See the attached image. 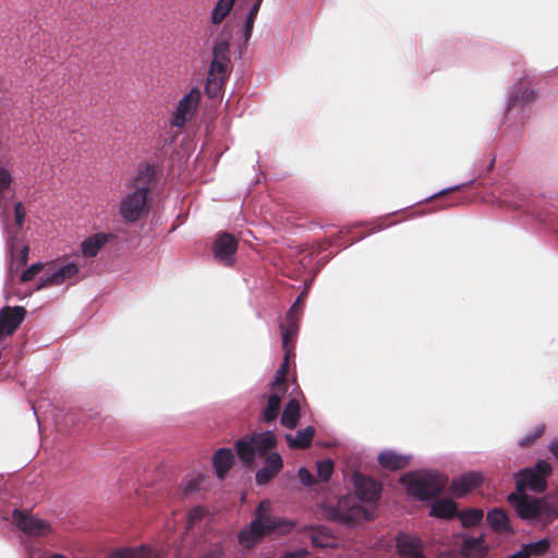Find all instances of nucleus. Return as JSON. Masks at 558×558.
Returning a JSON list of instances; mask_svg holds the SVG:
<instances>
[{
    "label": "nucleus",
    "mask_w": 558,
    "mask_h": 558,
    "mask_svg": "<svg viewBox=\"0 0 558 558\" xmlns=\"http://www.w3.org/2000/svg\"><path fill=\"white\" fill-rule=\"evenodd\" d=\"M82 258L78 254L62 256L48 263L33 264L22 272L21 281L27 282L38 277L37 290L73 284L84 278Z\"/></svg>",
    "instance_id": "f257e3e1"
},
{
    "label": "nucleus",
    "mask_w": 558,
    "mask_h": 558,
    "mask_svg": "<svg viewBox=\"0 0 558 558\" xmlns=\"http://www.w3.org/2000/svg\"><path fill=\"white\" fill-rule=\"evenodd\" d=\"M149 185V171L138 172L133 180L130 191L125 193L120 202L119 211L124 220L134 222L148 211Z\"/></svg>",
    "instance_id": "f03ea898"
},
{
    "label": "nucleus",
    "mask_w": 558,
    "mask_h": 558,
    "mask_svg": "<svg viewBox=\"0 0 558 558\" xmlns=\"http://www.w3.org/2000/svg\"><path fill=\"white\" fill-rule=\"evenodd\" d=\"M400 482L411 496L427 500L442 493L448 477L434 471H416L404 474Z\"/></svg>",
    "instance_id": "7ed1b4c3"
},
{
    "label": "nucleus",
    "mask_w": 558,
    "mask_h": 558,
    "mask_svg": "<svg viewBox=\"0 0 558 558\" xmlns=\"http://www.w3.org/2000/svg\"><path fill=\"white\" fill-rule=\"evenodd\" d=\"M551 473V466L546 461H538L534 468L520 470L515 474V493L523 494L526 489L542 493L547 487L546 478Z\"/></svg>",
    "instance_id": "20e7f679"
},
{
    "label": "nucleus",
    "mask_w": 558,
    "mask_h": 558,
    "mask_svg": "<svg viewBox=\"0 0 558 558\" xmlns=\"http://www.w3.org/2000/svg\"><path fill=\"white\" fill-rule=\"evenodd\" d=\"M202 93L198 87H192L184 94L174 106L171 117V124L177 128H182L191 120L201 102Z\"/></svg>",
    "instance_id": "39448f33"
},
{
    "label": "nucleus",
    "mask_w": 558,
    "mask_h": 558,
    "mask_svg": "<svg viewBox=\"0 0 558 558\" xmlns=\"http://www.w3.org/2000/svg\"><path fill=\"white\" fill-rule=\"evenodd\" d=\"M508 501L515 508L518 515L523 520L545 519L544 500L529 497L525 493H511Z\"/></svg>",
    "instance_id": "423d86ee"
},
{
    "label": "nucleus",
    "mask_w": 558,
    "mask_h": 558,
    "mask_svg": "<svg viewBox=\"0 0 558 558\" xmlns=\"http://www.w3.org/2000/svg\"><path fill=\"white\" fill-rule=\"evenodd\" d=\"M12 518L14 524L28 536L44 537L52 533L50 523L38 517L15 510Z\"/></svg>",
    "instance_id": "0eeeda50"
},
{
    "label": "nucleus",
    "mask_w": 558,
    "mask_h": 558,
    "mask_svg": "<svg viewBox=\"0 0 558 558\" xmlns=\"http://www.w3.org/2000/svg\"><path fill=\"white\" fill-rule=\"evenodd\" d=\"M336 517L340 522L354 524L361 520H367L368 512L355 497L347 496L339 500Z\"/></svg>",
    "instance_id": "6e6552de"
},
{
    "label": "nucleus",
    "mask_w": 558,
    "mask_h": 558,
    "mask_svg": "<svg viewBox=\"0 0 558 558\" xmlns=\"http://www.w3.org/2000/svg\"><path fill=\"white\" fill-rule=\"evenodd\" d=\"M276 436L272 432L254 434L246 440V466H248L255 456L269 454L268 451L276 446Z\"/></svg>",
    "instance_id": "1a4fd4ad"
},
{
    "label": "nucleus",
    "mask_w": 558,
    "mask_h": 558,
    "mask_svg": "<svg viewBox=\"0 0 558 558\" xmlns=\"http://www.w3.org/2000/svg\"><path fill=\"white\" fill-rule=\"evenodd\" d=\"M238 248V241L229 233H220L217 235L214 243V257L225 266H231L235 260V252Z\"/></svg>",
    "instance_id": "9d476101"
},
{
    "label": "nucleus",
    "mask_w": 558,
    "mask_h": 558,
    "mask_svg": "<svg viewBox=\"0 0 558 558\" xmlns=\"http://www.w3.org/2000/svg\"><path fill=\"white\" fill-rule=\"evenodd\" d=\"M266 505L268 506L267 502H260L257 509L256 519L251 522L248 530L246 529V544L250 541L255 542L257 538L278 529L277 523L264 512Z\"/></svg>",
    "instance_id": "9b49d317"
},
{
    "label": "nucleus",
    "mask_w": 558,
    "mask_h": 558,
    "mask_svg": "<svg viewBox=\"0 0 558 558\" xmlns=\"http://www.w3.org/2000/svg\"><path fill=\"white\" fill-rule=\"evenodd\" d=\"M354 484L359 500L374 502L380 497L381 484L369 476L354 473Z\"/></svg>",
    "instance_id": "f8f14e48"
},
{
    "label": "nucleus",
    "mask_w": 558,
    "mask_h": 558,
    "mask_svg": "<svg viewBox=\"0 0 558 558\" xmlns=\"http://www.w3.org/2000/svg\"><path fill=\"white\" fill-rule=\"evenodd\" d=\"M25 310L22 306H5L0 311V339L11 335L22 323Z\"/></svg>",
    "instance_id": "ddd939ff"
},
{
    "label": "nucleus",
    "mask_w": 558,
    "mask_h": 558,
    "mask_svg": "<svg viewBox=\"0 0 558 558\" xmlns=\"http://www.w3.org/2000/svg\"><path fill=\"white\" fill-rule=\"evenodd\" d=\"M228 74V62L226 60L214 59L209 69L206 92L214 97L221 88Z\"/></svg>",
    "instance_id": "4468645a"
},
{
    "label": "nucleus",
    "mask_w": 558,
    "mask_h": 558,
    "mask_svg": "<svg viewBox=\"0 0 558 558\" xmlns=\"http://www.w3.org/2000/svg\"><path fill=\"white\" fill-rule=\"evenodd\" d=\"M283 462L281 456L277 452L269 453L265 460L263 466L256 473V483L258 485L268 484L277 474L282 470Z\"/></svg>",
    "instance_id": "2eb2a0df"
},
{
    "label": "nucleus",
    "mask_w": 558,
    "mask_h": 558,
    "mask_svg": "<svg viewBox=\"0 0 558 558\" xmlns=\"http://www.w3.org/2000/svg\"><path fill=\"white\" fill-rule=\"evenodd\" d=\"M483 483V475L480 472H469L453 478L451 482V492L457 497H462Z\"/></svg>",
    "instance_id": "dca6fc26"
},
{
    "label": "nucleus",
    "mask_w": 558,
    "mask_h": 558,
    "mask_svg": "<svg viewBox=\"0 0 558 558\" xmlns=\"http://www.w3.org/2000/svg\"><path fill=\"white\" fill-rule=\"evenodd\" d=\"M488 547L484 543V535L476 537H466L461 544V555L465 558H483L487 554Z\"/></svg>",
    "instance_id": "f3484780"
},
{
    "label": "nucleus",
    "mask_w": 558,
    "mask_h": 558,
    "mask_svg": "<svg viewBox=\"0 0 558 558\" xmlns=\"http://www.w3.org/2000/svg\"><path fill=\"white\" fill-rule=\"evenodd\" d=\"M234 454L231 449L221 448L213 456V465L218 478L223 480L232 468Z\"/></svg>",
    "instance_id": "a211bd4d"
},
{
    "label": "nucleus",
    "mask_w": 558,
    "mask_h": 558,
    "mask_svg": "<svg viewBox=\"0 0 558 558\" xmlns=\"http://www.w3.org/2000/svg\"><path fill=\"white\" fill-rule=\"evenodd\" d=\"M396 545L399 554L402 556L413 557L414 555H423L421 539L405 533H399L397 535Z\"/></svg>",
    "instance_id": "6ab92c4d"
},
{
    "label": "nucleus",
    "mask_w": 558,
    "mask_h": 558,
    "mask_svg": "<svg viewBox=\"0 0 558 558\" xmlns=\"http://www.w3.org/2000/svg\"><path fill=\"white\" fill-rule=\"evenodd\" d=\"M378 462L386 470L399 471L409 465L410 457L399 454L392 450H386L378 456Z\"/></svg>",
    "instance_id": "aec40b11"
},
{
    "label": "nucleus",
    "mask_w": 558,
    "mask_h": 558,
    "mask_svg": "<svg viewBox=\"0 0 558 558\" xmlns=\"http://www.w3.org/2000/svg\"><path fill=\"white\" fill-rule=\"evenodd\" d=\"M107 242V235L96 233L85 239L81 244V253L84 258L95 257Z\"/></svg>",
    "instance_id": "412c9836"
},
{
    "label": "nucleus",
    "mask_w": 558,
    "mask_h": 558,
    "mask_svg": "<svg viewBox=\"0 0 558 558\" xmlns=\"http://www.w3.org/2000/svg\"><path fill=\"white\" fill-rule=\"evenodd\" d=\"M315 435V427L307 426L304 429L298 432L296 436L287 435L286 439L290 448L292 449H306L312 445Z\"/></svg>",
    "instance_id": "4be33fe9"
},
{
    "label": "nucleus",
    "mask_w": 558,
    "mask_h": 558,
    "mask_svg": "<svg viewBox=\"0 0 558 558\" xmlns=\"http://www.w3.org/2000/svg\"><path fill=\"white\" fill-rule=\"evenodd\" d=\"M487 522L496 532L506 533L511 531L508 514L502 509L496 508L489 511L487 513Z\"/></svg>",
    "instance_id": "5701e85b"
},
{
    "label": "nucleus",
    "mask_w": 558,
    "mask_h": 558,
    "mask_svg": "<svg viewBox=\"0 0 558 558\" xmlns=\"http://www.w3.org/2000/svg\"><path fill=\"white\" fill-rule=\"evenodd\" d=\"M458 514L457 504L451 499H441L432 506L430 515L440 519H452Z\"/></svg>",
    "instance_id": "b1692460"
},
{
    "label": "nucleus",
    "mask_w": 558,
    "mask_h": 558,
    "mask_svg": "<svg viewBox=\"0 0 558 558\" xmlns=\"http://www.w3.org/2000/svg\"><path fill=\"white\" fill-rule=\"evenodd\" d=\"M28 246L20 243L19 241L12 240L11 242V272L17 271L20 267H22L27 259L28 256Z\"/></svg>",
    "instance_id": "393cba45"
},
{
    "label": "nucleus",
    "mask_w": 558,
    "mask_h": 558,
    "mask_svg": "<svg viewBox=\"0 0 558 558\" xmlns=\"http://www.w3.org/2000/svg\"><path fill=\"white\" fill-rule=\"evenodd\" d=\"M300 420V404L296 399H291L281 415V424L287 428H294Z\"/></svg>",
    "instance_id": "a878e982"
},
{
    "label": "nucleus",
    "mask_w": 558,
    "mask_h": 558,
    "mask_svg": "<svg viewBox=\"0 0 558 558\" xmlns=\"http://www.w3.org/2000/svg\"><path fill=\"white\" fill-rule=\"evenodd\" d=\"M235 0H218L210 14V22L214 25L221 24L231 13Z\"/></svg>",
    "instance_id": "bb28decb"
},
{
    "label": "nucleus",
    "mask_w": 558,
    "mask_h": 558,
    "mask_svg": "<svg viewBox=\"0 0 558 558\" xmlns=\"http://www.w3.org/2000/svg\"><path fill=\"white\" fill-rule=\"evenodd\" d=\"M292 354H286L283 356V361L279 367V369L276 372L275 378L271 381L270 386L272 390H282L284 392L286 390V381H287V375L290 367V359L292 357Z\"/></svg>",
    "instance_id": "cd10ccee"
},
{
    "label": "nucleus",
    "mask_w": 558,
    "mask_h": 558,
    "mask_svg": "<svg viewBox=\"0 0 558 558\" xmlns=\"http://www.w3.org/2000/svg\"><path fill=\"white\" fill-rule=\"evenodd\" d=\"M281 397L278 393H272L268 397L266 408L263 410L262 417L266 423L274 422L280 410Z\"/></svg>",
    "instance_id": "c85d7f7f"
},
{
    "label": "nucleus",
    "mask_w": 558,
    "mask_h": 558,
    "mask_svg": "<svg viewBox=\"0 0 558 558\" xmlns=\"http://www.w3.org/2000/svg\"><path fill=\"white\" fill-rule=\"evenodd\" d=\"M458 517L461 520L463 526L470 527L478 524L482 521L484 512L481 509H468L459 512Z\"/></svg>",
    "instance_id": "c756f323"
},
{
    "label": "nucleus",
    "mask_w": 558,
    "mask_h": 558,
    "mask_svg": "<svg viewBox=\"0 0 558 558\" xmlns=\"http://www.w3.org/2000/svg\"><path fill=\"white\" fill-rule=\"evenodd\" d=\"M146 554L145 547H133L114 550L107 558H146Z\"/></svg>",
    "instance_id": "7c9ffc66"
},
{
    "label": "nucleus",
    "mask_w": 558,
    "mask_h": 558,
    "mask_svg": "<svg viewBox=\"0 0 558 558\" xmlns=\"http://www.w3.org/2000/svg\"><path fill=\"white\" fill-rule=\"evenodd\" d=\"M549 542L547 539H539L534 543L525 544L523 547L525 548L526 553H529V558L531 556H542L549 549Z\"/></svg>",
    "instance_id": "2f4dec72"
},
{
    "label": "nucleus",
    "mask_w": 558,
    "mask_h": 558,
    "mask_svg": "<svg viewBox=\"0 0 558 558\" xmlns=\"http://www.w3.org/2000/svg\"><path fill=\"white\" fill-rule=\"evenodd\" d=\"M229 47H230V44L227 39V27H226V28H223V31L220 35V39L218 40V43L216 44V46L214 48V54H215L214 59L226 60V54L229 51Z\"/></svg>",
    "instance_id": "473e14b6"
},
{
    "label": "nucleus",
    "mask_w": 558,
    "mask_h": 558,
    "mask_svg": "<svg viewBox=\"0 0 558 558\" xmlns=\"http://www.w3.org/2000/svg\"><path fill=\"white\" fill-rule=\"evenodd\" d=\"M12 182L11 172L9 169V159L0 158V193L7 190Z\"/></svg>",
    "instance_id": "72a5a7b5"
},
{
    "label": "nucleus",
    "mask_w": 558,
    "mask_h": 558,
    "mask_svg": "<svg viewBox=\"0 0 558 558\" xmlns=\"http://www.w3.org/2000/svg\"><path fill=\"white\" fill-rule=\"evenodd\" d=\"M280 328H286L291 330L294 333H298L299 324H298V313H295V305H292L284 317V322L280 325Z\"/></svg>",
    "instance_id": "f704fd0d"
},
{
    "label": "nucleus",
    "mask_w": 558,
    "mask_h": 558,
    "mask_svg": "<svg viewBox=\"0 0 558 558\" xmlns=\"http://www.w3.org/2000/svg\"><path fill=\"white\" fill-rule=\"evenodd\" d=\"M263 0H253V4L250 9L248 14L246 15V43L251 38L253 25H254V19L257 15L260 4Z\"/></svg>",
    "instance_id": "c9c22d12"
},
{
    "label": "nucleus",
    "mask_w": 558,
    "mask_h": 558,
    "mask_svg": "<svg viewBox=\"0 0 558 558\" xmlns=\"http://www.w3.org/2000/svg\"><path fill=\"white\" fill-rule=\"evenodd\" d=\"M333 472V462L329 459L317 462V475L320 481L327 482Z\"/></svg>",
    "instance_id": "e433bc0d"
},
{
    "label": "nucleus",
    "mask_w": 558,
    "mask_h": 558,
    "mask_svg": "<svg viewBox=\"0 0 558 558\" xmlns=\"http://www.w3.org/2000/svg\"><path fill=\"white\" fill-rule=\"evenodd\" d=\"M281 333H282V349H283L284 353L295 355L293 341H294L296 333H294L291 330L286 329V328L281 329Z\"/></svg>",
    "instance_id": "4c0bfd02"
},
{
    "label": "nucleus",
    "mask_w": 558,
    "mask_h": 558,
    "mask_svg": "<svg viewBox=\"0 0 558 558\" xmlns=\"http://www.w3.org/2000/svg\"><path fill=\"white\" fill-rule=\"evenodd\" d=\"M545 430V426L544 425H537L534 427V429L529 433L526 436H524L521 440H520V446L521 447H529L531 446L537 438H539L543 433Z\"/></svg>",
    "instance_id": "58836bf2"
},
{
    "label": "nucleus",
    "mask_w": 558,
    "mask_h": 558,
    "mask_svg": "<svg viewBox=\"0 0 558 558\" xmlns=\"http://www.w3.org/2000/svg\"><path fill=\"white\" fill-rule=\"evenodd\" d=\"M544 507L545 519H549L550 517L558 518V494L544 500Z\"/></svg>",
    "instance_id": "ea45409f"
},
{
    "label": "nucleus",
    "mask_w": 558,
    "mask_h": 558,
    "mask_svg": "<svg viewBox=\"0 0 558 558\" xmlns=\"http://www.w3.org/2000/svg\"><path fill=\"white\" fill-rule=\"evenodd\" d=\"M535 92L532 89H524L520 95L514 94L510 98V106H514L517 102L526 104L535 99Z\"/></svg>",
    "instance_id": "a19ab883"
},
{
    "label": "nucleus",
    "mask_w": 558,
    "mask_h": 558,
    "mask_svg": "<svg viewBox=\"0 0 558 558\" xmlns=\"http://www.w3.org/2000/svg\"><path fill=\"white\" fill-rule=\"evenodd\" d=\"M299 478L305 486H312L315 483L313 474L305 468L299 470Z\"/></svg>",
    "instance_id": "79ce46f5"
},
{
    "label": "nucleus",
    "mask_w": 558,
    "mask_h": 558,
    "mask_svg": "<svg viewBox=\"0 0 558 558\" xmlns=\"http://www.w3.org/2000/svg\"><path fill=\"white\" fill-rule=\"evenodd\" d=\"M14 213H15V226L17 229H20L22 227L24 218H25V210L21 203L15 204Z\"/></svg>",
    "instance_id": "37998d69"
},
{
    "label": "nucleus",
    "mask_w": 558,
    "mask_h": 558,
    "mask_svg": "<svg viewBox=\"0 0 558 558\" xmlns=\"http://www.w3.org/2000/svg\"><path fill=\"white\" fill-rule=\"evenodd\" d=\"M197 484H198L197 478H190V480H185L182 483L181 487H182V490L184 494H189V493L193 492L194 489H196Z\"/></svg>",
    "instance_id": "c03bdc74"
},
{
    "label": "nucleus",
    "mask_w": 558,
    "mask_h": 558,
    "mask_svg": "<svg viewBox=\"0 0 558 558\" xmlns=\"http://www.w3.org/2000/svg\"><path fill=\"white\" fill-rule=\"evenodd\" d=\"M204 514V510L202 508H195L193 509L189 514V521L190 523H193L194 521L201 519Z\"/></svg>",
    "instance_id": "a18cd8bd"
},
{
    "label": "nucleus",
    "mask_w": 558,
    "mask_h": 558,
    "mask_svg": "<svg viewBox=\"0 0 558 558\" xmlns=\"http://www.w3.org/2000/svg\"><path fill=\"white\" fill-rule=\"evenodd\" d=\"M507 558H529V553H526L525 548L522 546L520 550L508 556Z\"/></svg>",
    "instance_id": "49530a36"
},
{
    "label": "nucleus",
    "mask_w": 558,
    "mask_h": 558,
    "mask_svg": "<svg viewBox=\"0 0 558 558\" xmlns=\"http://www.w3.org/2000/svg\"><path fill=\"white\" fill-rule=\"evenodd\" d=\"M236 448H238L239 454L242 457L244 454V441L241 439L238 440Z\"/></svg>",
    "instance_id": "de8ad7c7"
},
{
    "label": "nucleus",
    "mask_w": 558,
    "mask_h": 558,
    "mask_svg": "<svg viewBox=\"0 0 558 558\" xmlns=\"http://www.w3.org/2000/svg\"><path fill=\"white\" fill-rule=\"evenodd\" d=\"M551 452H553V454H554L555 457H557V458H558V440H557V441H555V442H553V445H551Z\"/></svg>",
    "instance_id": "09e8293b"
},
{
    "label": "nucleus",
    "mask_w": 558,
    "mask_h": 558,
    "mask_svg": "<svg viewBox=\"0 0 558 558\" xmlns=\"http://www.w3.org/2000/svg\"><path fill=\"white\" fill-rule=\"evenodd\" d=\"M458 190V187H453V189H449V190H446V191H442L438 194V196H444V195H447L448 193L452 192V191H456Z\"/></svg>",
    "instance_id": "8fccbe9b"
},
{
    "label": "nucleus",
    "mask_w": 558,
    "mask_h": 558,
    "mask_svg": "<svg viewBox=\"0 0 558 558\" xmlns=\"http://www.w3.org/2000/svg\"><path fill=\"white\" fill-rule=\"evenodd\" d=\"M302 302V295L299 296L293 305H295V313H298V306Z\"/></svg>",
    "instance_id": "3c124183"
},
{
    "label": "nucleus",
    "mask_w": 558,
    "mask_h": 558,
    "mask_svg": "<svg viewBox=\"0 0 558 558\" xmlns=\"http://www.w3.org/2000/svg\"><path fill=\"white\" fill-rule=\"evenodd\" d=\"M207 558H220V556L218 553H213V554L208 555Z\"/></svg>",
    "instance_id": "603ef678"
},
{
    "label": "nucleus",
    "mask_w": 558,
    "mask_h": 558,
    "mask_svg": "<svg viewBox=\"0 0 558 558\" xmlns=\"http://www.w3.org/2000/svg\"><path fill=\"white\" fill-rule=\"evenodd\" d=\"M49 558H65V557L63 555H60V554H54V555H52Z\"/></svg>",
    "instance_id": "864d4df0"
},
{
    "label": "nucleus",
    "mask_w": 558,
    "mask_h": 558,
    "mask_svg": "<svg viewBox=\"0 0 558 558\" xmlns=\"http://www.w3.org/2000/svg\"><path fill=\"white\" fill-rule=\"evenodd\" d=\"M243 537H244V532H242V531H241V532L239 533V539H240V541H242V539H243Z\"/></svg>",
    "instance_id": "5fc2aeb1"
},
{
    "label": "nucleus",
    "mask_w": 558,
    "mask_h": 558,
    "mask_svg": "<svg viewBox=\"0 0 558 558\" xmlns=\"http://www.w3.org/2000/svg\"><path fill=\"white\" fill-rule=\"evenodd\" d=\"M454 204H458V201H453V202L449 203V205H448V206H452V205H454Z\"/></svg>",
    "instance_id": "6e6d98bb"
}]
</instances>
